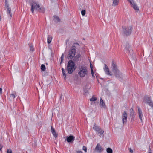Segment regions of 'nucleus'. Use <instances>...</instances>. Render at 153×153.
I'll return each instance as SVG.
<instances>
[{
	"label": "nucleus",
	"mask_w": 153,
	"mask_h": 153,
	"mask_svg": "<svg viewBox=\"0 0 153 153\" xmlns=\"http://www.w3.org/2000/svg\"><path fill=\"white\" fill-rule=\"evenodd\" d=\"M111 68L113 75L114 74L116 76H121L123 75L122 73L119 70L118 66L114 60H112Z\"/></svg>",
	"instance_id": "1"
},
{
	"label": "nucleus",
	"mask_w": 153,
	"mask_h": 153,
	"mask_svg": "<svg viewBox=\"0 0 153 153\" xmlns=\"http://www.w3.org/2000/svg\"><path fill=\"white\" fill-rule=\"evenodd\" d=\"M31 6V11L33 13L35 10L38 11L39 12L44 13L45 9L43 7H40L39 5L37 2L35 1H32L30 3Z\"/></svg>",
	"instance_id": "2"
},
{
	"label": "nucleus",
	"mask_w": 153,
	"mask_h": 153,
	"mask_svg": "<svg viewBox=\"0 0 153 153\" xmlns=\"http://www.w3.org/2000/svg\"><path fill=\"white\" fill-rule=\"evenodd\" d=\"M76 45H79L77 43H74L71 48L69 50L68 54L67 55V58L68 59H71L75 56L77 49L76 47L75 46Z\"/></svg>",
	"instance_id": "3"
},
{
	"label": "nucleus",
	"mask_w": 153,
	"mask_h": 153,
	"mask_svg": "<svg viewBox=\"0 0 153 153\" xmlns=\"http://www.w3.org/2000/svg\"><path fill=\"white\" fill-rule=\"evenodd\" d=\"M75 64L72 60H71L68 61V63L67 69L69 74L72 73L75 70Z\"/></svg>",
	"instance_id": "4"
},
{
	"label": "nucleus",
	"mask_w": 153,
	"mask_h": 153,
	"mask_svg": "<svg viewBox=\"0 0 153 153\" xmlns=\"http://www.w3.org/2000/svg\"><path fill=\"white\" fill-rule=\"evenodd\" d=\"M123 33L126 36L129 35L131 33L132 29L131 26L129 27H122Z\"/></svg>",
	"instance_id": "5"
},
{
	"label": "nucleus",
	"mask_w": 153,
	"mask_h": 153,
	"mask_svg": "<svg viewBox=\"0 0 153 153\" xmlns=\"http://www.w3.org/2000/svg\"><path fill=\"white\" fill-rule=\"evenodd\" d=\"M88 71L85 66H82L80 69V71L78 74L80 76H87Z\"/></svg>",
	"instance_id": "6"
},
{
	"label": "nucleus",
	"mask_w": 153,
	"mask_h": 153,
	"mask_svg": "<svg viewBox=\"0 0 153 153\" xmlns=\"http://www.w3.org/2000/svg\"><path fill=\"white\" fill-rule=\"evenodd\" d=\"M126 50V52L127 53H129L130 54V56L133 58V59H134V55L133 56L132 54H133V53L132 51L131 50L130 47L128 43L126 42L125 45V51Z\"/></svg>",
	"instance_id": "7"
},
{
	"label": "nucleus",
	"mask_w": 153,
	"mask_h": 153,
	"mask_svg": "<svg viewBox=\"0 0 153 153\" xmlns=\"http://www.w3.org/2000/svg\"><path fill=\"white\" fill-rule=\"evenodd\" d=\"M104 150V149L99 143H98L95 148L93 149V152L98 153H101Z\"/></svg>",
	"instance_id": "8"
},
{
	"label": "nucleus",
	"mask_w": 153,
	"mask_h": 153,
	"mask_svg": "<svg viewBox=\"0 0 153 153\" xmlns=\"http://www.w3.org/2000/svg\"><path fill=\"white\" fill-rule=\"evenodd\" d=\"M103 69L105 73L107 75L109 76H112L113 75L112 72L110 71L109 68L105 64H104V66Z\"/></svg>",
	"instance_id": "9"
},
{
	"label": "nucleus",
	"mask_w": 153,
	"mask_h": 153,
	"mask_svg": "<svg viewBox=\"0 0 153 153\" xmlns=\"http://www.w3.org/2000/svg\"><path fill=\"white\" fill-rule=\"evenodd\" d=\"M93 128L95 131H97L99 134H100L101 135H102L104 133V131L101 130L99 127L96 125L95 124H94Z\"/></svg>",
	"instance_id": "10"
},
{
	"label": "nucleus",
	"mask_w": 153,
	"mask_h": 153,
	"mask_svg": "<svg viewBox=\"0 0 153 153\" xmlns=\"http://www.w3.org/2000/svg\"><path fill=\"white\" fill-rule=\"evenodd\" d=\"M127 117V112L126 111H124V112L123 113L122 116V119L123 124H124L125 123H126V122Z\"/></svg>",
	"instance_id": "11"
},
{
	"label": "nucleus",
	"mask_w": 153,
	"mask_h": 153,
	"mask_svg": "<svg viewBox=\"0 0 153 153\" xmlns=\"http://www.w3.org/2000/svg\"><path fill=\"white\" fill-rule=\"evenodd\" d=\"M151 98L148 96H145L143 100V102L145 103L148 104L151 101Z\"/></svg>",
	"instance_id": "12"
},
{
	"label": "nucleus",
	"mask_w": 153,
	"mask_h": 153,
	"mask_svg": "<svg viewBox=\"0 0 153 153\" xmlns=\"http://www.w3.org/2000/svg\"><path fill=\"white\" fill-rule=\"evenodd\" d=\"M138 114L139 115V117L140 119L141 122H143L142 117L143 116L142 112L140 108L138 107Z\"/></svg>",
	"instance_id": "13"
},
{
	"label": "nucleus",
	"mask_w": 153,
	"mask_h": 153,
	"mask_svg": "<svg viewBox=\"0 0 153 153\" xmlns=\"http://www.w3.org/2000/svg\"><path fill=\"white\" fill-rule=\"evenodd\" d=\"M75 137L72 135H70L67 138L66 140L68 142L70 143L75 140Z\"/></svg>",
	"instance_id": "14"
},
{
	"label": "nucleus",
	"mask_w": 153,
	"mask_h": 153,
	"mask_svg": "<svg viewBox=\"0 0 153 153\" xmlns=\"http://www.w3.org/2000/svg\"><path fill=\"white\" fill-rule=\"evenodd\" d=\"M81 57V55L80 54H78L73 58V60L75 62H77L79 61Z\"/></svg>",
	"instance_id": "15"
},
{
	"label": "nucleus",
	"mask_w": 153,
	"mask_h": 153,
	"mask_svg": "<svg viewBox=\"0 0 153 153\" xmlns=\"http://www.w3.org/2000/svg\"><path fill=\"white\" fill-rule=\"evenodd\" d=\"M131 5L134 10L137 11H138L139 8L137 5L135 3L134 1L132 3V4H131Z\"/></svg>",
	"instance_id": "16"
},
{
	"label": "nucleus",
	"mask_w": 153,
	"mask_h": 153,
	"mask_svg": "<svg viewBox=\"0 0 153 153\" xmlns=\"http://www.w3.org/2000/svg\"><path fill=\"white\" fill-rule=\"evenodd\" d=\"M51 131L52 132V134L53 135L54 137L55 138H56V137H57V134H56L55 129L52 126H51Z\"/></svg>",
	"instance_id": "17"
},
{
	"label": "nucleus",
	"mask_w": 153,
	"mask_h": 153,
	"mask_svg": "<svg viewBox=\"0 0 153 153\" xmlns=\"http://www.w3.org/2000/svg\"><path fill=\"white\" fill-rule=\"evenodd\" d=\"M100 105L101 108H105V103L103 101V100L102 98L100 99Z\"/></svg>",
	"instance_id": "18"
},
{
	"label": "nucleus",
	"mask_w": 153,
	"mask_h": 153,
	"mask_svg": "<svg viewBox=\"0 0 153 153\" xmlns=\"http://www.w3.org/2000/svg\"><path fill=\"white\" fill-rule=\"evenodd\" d=\"M74 82L77 84H79L81 80L80 77H74Z\"/></svg>",
	"instance_id": "19"
},
{
	"label": "nucleus",
	"mask_w": 153,
	"mask_h": 153,
	"mask_svg": "<svg viewBox=\"0 0 153 153\" xmlns=\"http://www.w3.org/2000/svg\"><path fill=\"white\" fill-rule=\"evenodd\" d=\"M7 9V13L8 15H9L10 17H12V15L11 13V8L9 7L6 8Z\"/></svg>",
	"instance_id": "20"
},
{
	"label": "nucleus",
	"mask_w": 153,
	"mask_h": 153,
	"mask_svg": "<svg viewBox=\"0 0 153 153\" xmlns=\"http://www.w3.org/2000/svg\"><path fill=\"white\" fill-rule=\"evenodd\" d=\"M130 115L131 117H132V118H133L135 117V114H134V111L132 108L130 109Z\"/></svg>",
	"instance_id": "21"
},
{
	"label": "nucleus",
	"mask_w": 153,
	"mask_h": 153,
	"mask_svg": "<svg viewBox=\"0 0 153 153\" xmlns=\"http://www.w3.org/2000/svg\"><path fill=\"white\" fill-rule=\"evenodd\" d=\"M52 39V36L50 35H48L47 37V43L48 44L51 43Z\"/></svg>",
	"instance_id": "22"
},
{
	"label": "nucleus",
	"mask_w": 153,
	"mask_h": 153,
	"mask_svg": "<svg viewBox=\"0 0 153 153\" xmlns=\"http://www.w3.org/2000/svg\"><path fill=\"white\" fill-rule=\"evenodd\" d=\"M112 1L113 6H115L118 4L119 2V0H112Z\"/></svg>",
	"instance_id": "23"
},
{
	"label": "nucleus",
	"mask_w": 153,
	"mask_h": 153,
	"mask_svg": "<svg viewBox=\"0 0 153 153\" xmlns=\"http://www.w3.org/2000/svg\"><path fill=\"white\" fill-rule=\"evenodd\" d=\"M54 20L55 22H58L60 21V19L58 16H54Z\"/></svg>",
	"instance_id": "24"
},
{
	"label": "nucleus",
	"mask_w": 153,
	"mask_h": 153,
	"mask_svg": "<svg viewBox=\"0 0 153 153\" xmlns=\"http://www.w3.org/2000/svg\"><path fill=\"white\" fill-rule=\"evenodd\" d=\"M90 67L91 69V72L92 74V76H95L94 75V74L93 70V66L92 64L91 63L90 64Z\"/></svg>",
	"instance_id": "25"
},
{
	"label": "nucleus",
	"mask_w": 153,
	"mask_h": 153,
	"mask_svg": "<svg viewBox=\"0 0 153 153\" xmlns=\"http://www.w3.org/2000/svg\"><path fill=\"white\" fill-rule=\"evenodd\" d=\"M106 151L107 153H112L113 150L110 148H108L106 149Z\"/></svg>",
	"instance_id": "26"
},
{
	"label": "nucleus",
	"mask_w": 153,
	"mask_h": 153,
	"mask_svg": "<svg viewBox=\"0 0 153 153\" xmlns=\"http://www.w3.org/2000/svg\"><path fill=\"white\" fill-rule=\"evenodd\" d=\"M41 68L42 71H44L45 70V66L44 64H42L41 65Z\"/></svg>",
	"instance_id": "27"
},
{
	"label": "nucleus",
	"mask_w": 153,
	"mask_h": 153,
	"mask_svg": "<svg viewBox=\"0 0 153 153\" xmlns=\"http://www.w3.org/2000/svg\"><path fill=\"white\" fill-rule=\"evenodd\" d=\"M97 100L96 97L93 96L92 97L90 98V100L91 101L94 102L96 101Z\"/></svg>",
	"instance_id": "28"
},
{
	"label": "nucleus",
	"mask_w": 153,
	"mask_h": 153,
	"mask_svg": "<svg viewBox=\"0 0 153 153\" xmlns=\"http://www.w3.org/2000/svg\"><path fill=\"white\" fill-rule=\"evenodd\" d=\"M86 11L85 10H82L81 12V13L83 16H85Z\"/></svg>",
	"instance_id": "29"
},
{
	"label": "nucleus",
	"mask_w": 153,
	"mask_h": 153,
	"mask_svg": "<svg viewBox=\"0 0 153 153\" xmlns=\"http://www.w3.org/2000/svg\"><path fill=\"white\" fill-rule=\"evenodd\" d=\"M96 78H97V81H98V82L99 83H100V82L99 81V79H100L101 80H102L103 81H104V79L103 78H101V77H96Z\"/></svg>",
	"instance_id": "30"
},
{
	"label": "nucleus",
	"mask_w": 153,
	"mask_h": 153,
	"mask_svg": "<svg viewBox=\"0 0 153 153\" xmlns=\"http://www.w3.org/2000/svg\"><path fill=\"white\" fill-rule=\"evenodd\" d=\"M30 50L31 51H34V48L31 44L30 45Z\"/></svg>",
	"instance_id": "31"
},
{
	"label": "nucleus",
	"mask_w": 153,
	"mask_h": 153,
	"mask_svg": "<svg viewBox=\"0 0 153 153\" xmlns=\"http://www.w3.org/2000/svg\"><path fill=\"white\" fill-rule=\"evenodd\" d=\"M62 71L63 76H66V74H65V70H64L63 68H62Z\"/></svg>",
	"instance_id": "32"
},
{
	"label": "nucleus",
	"mask_w": 153,
	"mask_h": 153,
	"mask_svg": "<svg viewBox=\"0 0 153 153\" xmlns=\"http://www.w3.org/2000/svg\"><path fill=\"white\" fill-rule=\"evenodd\" d=\"M7 153H12V151L11 149H7Z\"/></svg>",
	"instance_id": "33"
},
{
	"label": "nucleus",
	"mask_w": 153,
	"mask_h": 153,
	"mask_svg": "<svg viewBox=\"0 0 153 153\" xmlns=\"http://www.w3.org/2000/svg\"><path fill=\"white\" fill-rule=\"evenodd\" d=\"M64 58V55L63 54H62L61 57V62H60L61 63L63 61Z\"/></svg>",
	"instance_id": "34"
},
{
	"label": "nucleus",
	"mask_w": 153,
	"mask_h": 153,
	"mask_svg": "<svg viewBox=\"0 0 153 153\" xmlns=\"http://www.w3.org/2000/svg\"><path fill=\"white\" fill-rule=\"evenodd\" d=\"M83 150L85 151V152H87V148L85 146H84L83 147Z\"/></svg>",
	"instance_id": "35"
},
{
	"label": "nucleus",
	"mask_w": 153,
	"mask_h": 153,
	"mask_svg": "<svg viewBox=\"0 0 153 153\" xmlns=\"http://www.w3.org/2000/svg\"><path fill=\"white\" fill-rule=\"evenodd\" d=\"M5 6L7 7H9V4L8 2H7V1L5 0Z\"/></svg>",
	"instance_id": "36"
},
{
	"label": "nucleus",
	"mask_w": 153,
	"mask_h": 153,
	"mask_svg": "<svg viewBox=\"0 0 153 153\" xmlns=\"http://www.w3.org/2000/svg\"><path fill=\"white\" fill-rule=\"evenodd\" d=\"M127 0L129 2L130 4H132V3H133L134 1L133 0Z\"/></svg>",
	"instance_id": "37"
},
{
	"label": "nucleus",
	"mask_w": 153,
	"mask_h": 153,
	"mask_svg": "<svg viewBox=\"0 0 153 153\" xmlns=\"http://www.w3.org/2000/svg\"><path fill=\"white\" fill-rule=\"evenodd\" d=\"M16 94V93H15L14 94H11V96H12L13 98H14L15 97V95Z\"/></svg>",
	"instance_id": "38"
},
{
	"label": "nucleus",
	"mask_w": 153,
	"mask_h": 153,
	"mask_svg": "<svg viewBox=\"0 0 153 153\" xmlns=\"http://www.w3.org/2000/svg\"><path fill=\"white\" fill-rule=\"evenodd\" d=\"M129 152L131 153H133V150H132V149H131V148H129Z\"/></svg>",
	"instance_id": "39"
},
{
	"label": "nucleus",
	"mask_w": 153,
	"mask_h": 153,
	"mask_svg": "<svg viewBox=\"0 0 153 153\" xmlns=\"http://www.w3.org/2000/svg\"><path fill=\"white\" fill-rule=\"evenodd\" d=\"M148 153H152V152H151V149L150 147L149 148V149L148 151Z\"/></svg>",
	"instance_id": "40"
},
{
	"label": "nucleus",
	"mask_w": 153,
	"mask_h": 153,
	"mask_svg": "<svg viewBox=\"0 0 153 153\" xmlns=\"http://www.w3.org/2000/svg\"><path fill=\"white\" fill-rule=\"evenodd\" d=\"M0 93L1 94L2 93V90L1 88H0Z\"/></svg>",
	"instance_id": "41"
},
{
	"label": "nucleus",
	"mask_w": 153,
	"mask_h": 153,
	"mask_svg": "<svg viewBox=\"0 0 153 153\" xmlns=\"http://www.w3.org/2000/svg\"><path fill=\"white\" fill-rule=\"evenodd\" d=\"M77 153H82V152L81 151H78L77 152Z\"/></svg>",
	"instance_id": "42"
},
{
	"label": "nucleus",
	"mask_w": 153,
	"mask_h": 153,
	"mask_svg": "<svg viewBox=\"0 0 153 153\" xmlns=\"http://www.w3.org/2000/svg\"><path fill=\"white\" fill-rule=\"evenodd\" d=\"M118 77V79H119L120 80H121V78H122V77Z\"/></svg>",
	"instance_id": "43"
},
{
	"label": "nucleus",
	"mask_w": 153,
	"mask_h": 153,
	"mask_svg": "<svg viewBox=\"0 0 153 153\" xmlns=\"http://www.w3.org/2000/svg\"><path fill=\"white\" fill-rule=\"evenodd\" d=\"M62 94H61L60 96V98H61L62 97Z\"/></svg>",
	"instance_id": "44"
},
{
	"label": "nucleus",
	"mask_w": 153,
	"mask_h": 153,
	"mask_svg": "<svg viewBox=\"0 0 153 153\" xmlns=\"http://www.w3.org/2000/svg\"><path fill=\"white\" fill-rule=\"evenodd\" d=\"M66 77H64V79H65V80H66Z\"/></svg>",
	"instance_id": "45"
},
{
	"label": "nucleus",
	"mask_w": 153,
	"mask_h": 153,
	"mask_svg": "<svg viewBox=\"0 0 153 153\" xmlns=\"http://www.w3.org/2000/svg\"><path fill=\"white\" fill-rule=\"evenodd\" d=\"M84 91L85 92V93H86L87 92L86 91H85V90H84Z\"/></svg>",
	"instance_id": "46"
}]
</instances>
